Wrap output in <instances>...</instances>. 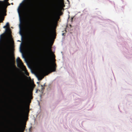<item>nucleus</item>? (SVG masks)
<instances>
[{"mask_svg":"<svg viewBox=\"0 0 132 132\" xmlns=\"http://www.w3.org/2000/svg\"><path fill=\"white\" fill-rule=\"evenodd\" d=\"M44 58L46 63L44 67L39 70L36 76L38 80H41L44 76V75H47L46 73L54 72L56 69V64L54 62L55 55L50 48H48L47 52L44 53Z\"/></svg>","mask_w":132,"mask_h":132,"instance_id":"nucleus-1","label":"nucleus"},{"mask_svg":"<svg viewBox=\"0 0 132 132\" xmlns=\"http://www.w3.org/2000/svg\"><path fill=\"white\" fill-rule=\"evenodd\" d=\"M0 46V52L4 58L5 63L7 65L9 61L10 55L9 51V38H11L10 34Z\"/></svg>","mask_w":132,"mask_h":132,"instance_id":"nucleus-2","label":"nucleus"},{"mask_svg":"<svg viewBox=\"0 0 132 132\" xmlns=\"http://www.w3.org/2000/svg\"><path fill=\"white\" fill-rule=\"evenodd\" d=\"M28 1L24 4L20 8V6L21 4H20L19 6L18 7L17 9L20 21V15L19 11L20 13L22 14H26L29 13L30 11V8L28 4Z\"/></svg>","mask_w":132,"mask_h":132,"instance_id":"nucleus-3","label":"nucleus"},{"mask_svg":"<svg viewBox=\"0 0 132 132\" xmlns=\"http://www.w3.org/2000/svg\"><path fill=\"white\" fill-rule=\"evenodd\" d=\"M21 88L22 89L21 95V98L20 103L21 104H22L25 100L28 101H30L32 98V97L31 94L27 95H26V91L27 90V87L25 86L23 87V88L22 87Z\"/></svg>","mask_w":132,"mask_h":132,"instance_id":"nucleus-4","label":"nucleus"},{"mask_svg":"<svg viewBox=\"0 0 132 132\" xmlns=\"http://www.w3.org/2000/svg\"><path fill=\"white\" fill-rule=\"evenodd\" d=\"M8 5L6 2H3L0 4V22L1 18L6 15V9Z\"/></svg>","mask_w":132,"mask_h":132,"instance_id":"nucleus-5","label":"nucleus"},{"mask_svg":"<svg viewBox=\"0 0 132 132\" xmlns=\"http://www.w3.org/2000/svg\"><path fill=\"white\" fill-rule=\"evenodd\" d=\"M16 62L18 67L21 68L22 70L24 72L25 74L27 75H28V73L27 72L25 67L23 65V63L19 58L18 57L16 60Z\"/></svg>","mask_w":132,"mask_h":132,"instance_id":"nucleus-6","label":"nucleus"},{"mask_svg":"<svg viewBox=\"0 0 132 132\" xmlns=\"http://www.w3.org/2000/svg\"><path fill=\"white\" fill-rule=\"evenodd\" d=\"M16 62L18 67L21 68L22 70L24 72L25 74L27 75H28V73L27 72L25 67L23 65V63L19 58L18 57L16 60Z\"/></svg>","mask_w":132,"mask_h":132,"instance_id":"nucleus-7","label":"nucleus"},{"mask_svg":"<svg viewBox=\"0 0 132 132\" xmlns=\"http://www.w3.org/2000/svg\"><path fill=\"white\" fill-rule=\"evenodd\" d=\"M21 115L20 113H19L15 119V125L16 127L18 126L21 122Z\"/></svg>","mask_w":132,"mask_h":132,"instance_id":"nucleus-8","label":"nucleus"},{"mask_svg":"<svg viewBox=\"0 0 132 132\" xmlns=\"http://www.w3.org/2000/svg\"><path fill=\"white\" fill-rule=\"evenodd\" d=\"M58 2H59L60 0H56ZM61 2L60 3V6L61 8H62L64 7V5L63 3V0H60Z\"/></svg>","mask_w":132,"mask_h":132,"instance_id":"nucleus-9","label":"nucleus"},{"mask_svg":"<svg viewBox=\"0 0 132 132\" xmlns=\"http://www.w3.org/2000/svg\"><path fill=\"white\" fill-rule=\"evenodd\" d=\"M45 84H44V85H41V92L42 93H43V90L44 88V86Z\"/></svg>","mask_w":132,"mask_h":132,"instance_id":"nucleus-10","label":"nucleus"},{"mask_svg":"<svg viewBox=\"0 0 132 132\" xmlns=\"http://www.w3.org/2000/svg\"><path fill=\"white\" fill-rule=\"evenodd\" d=\"M5 26H6V27L7 26V28H8V29L9 30V22H7L6 23V24Z\"/></svg>","mask_w":132,"mask_h":132,"instance_id":"nucleus-11","label":"nucleus"},{"mask_svg":"<svg viewBox=\"0 0 132 132\" xmlns=\"http://www.w3.org/2000/svg\"><path fill=\"white\" fill-rule=\"evenodd\" d=\"M45 31L47 32L48 31V26H47L46 27H45Z\"/></svg>","mask_w":132,"mask_h":132,"instance_id":"nucleus-12","label":"nucleus"},{"mask_svg":"<svg viewBox=\"0 0 132 132\" xmlns=\"http://www.w3.org/2000/svg\"><path fill=\"white\" fill-rule=\"evenodd\" d=\"M19 27L20 29V31L21 30V27H20V24L19 25Z\"/></svg>","mask_w":132,"mask_h":132,"instance_id":"nucleus-13","label":"nucleus"},{"mask_svg":"<svg viewBox=\"0 0 132 132\" xmlns=\"http://www.w3.org/2000/svg\"><path fill=\"white\" fill-rule=\"evenodd\" d=\"M6 27V26L5 25L3 27V28H5Z\"/></svg>","mask_w":132,"mask_h":132,"instance_id":"nucleus-14","label":"nucleus"},{"mask_svg":"<svg viewBox=\"0 0 132 132\" xmlns=\"http://www.w3.org/2000/svg\"><path fill=\"white\" fill-rule=\"evenodd\" d=\"M22 57H23V58L24 57L23 55V54H22Z\"/></svg>","mask_w":132,"mask_h":132,"instance_id":"nucleus-15","label":"nucleus"},{"mask_svg":"<svg viewBox=\"0 0 132 132\" xmlns=\"http://www.w3.org/2000/svg\"><path fill=\"white\" fill-rule=\"evenodd\" d=\"M4 67H5V68H6V65H4Z\"/></svg>","mask_w":132,"mask_h":132,"instance_id":"nucleus-16","label":"nucleus"},{"mask_svg":"<svg viewBox=\"0 0 132 132\" xmlns=\"http://www.w3.org/2000/svg\"><path fill=\"white\" fill-rule=\"evenodd\" d=\"M73 19V18H71L72 21V19Z\"/></svg>","mask_w":132,"mask_h":132,"instance_id":"nucleus-17","label":"nucleus"},{"mask_svg":"<svg viewBox=\"0 0 132 132\" xmlns=\"http://www.w3.org/2000/svg\"><path fill=\"white\" fill-rule=\"evenodd\" d=\"M49 38H51V36H50Z\"/></svg>","mask_w":132,"mask_h":132,"instance_id":"nucleus-18","label":"nucleus"},{"mask_svg":"<svg viewBox=\"0 0 132 132\" xmlns=\"http://www.w3.org/2000/svg\"><path fill=\"white\" fill-rule=\"evenodd\" d=\"M63 34H63H63H62V35H63Z\"/></svg>","mask_w":132,"mask_h":132,"instance_id":"nucleus-19","label":"nucleus"},{"mask_svg":"<svg viewBox=\"0 0 132 132\" xmlns=\"http://www.w3.org/2000/svg\"><path fill=\"white\" fill-rule=\"evenodd\" d=\"M53 34H54V32H53Z\"/></svg>","mask_w":132,"mask_h":132,"instance_id":"nucleus-20","label":"nucleus"},{"mask_svg":"<svg viewBox=\"0 0 132 132\" xmlns=\"http://www.w3.org/2000/svg\"><path fill=\"white\" fill-rule=\"evenodd\" d=\"M21 44H20V46H21Z\"/></svg>","mask_w":132,"mask_h":132,"instance_id":"nucleus-21","label":"nucleus"}]
</instances>
